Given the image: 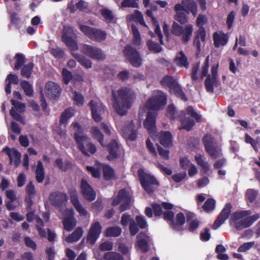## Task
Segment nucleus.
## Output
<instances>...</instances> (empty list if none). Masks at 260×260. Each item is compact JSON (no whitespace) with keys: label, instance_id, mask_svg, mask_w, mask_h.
<instances>
[{"label":"nucleus","instance_id":"69168bd1","mask_svg":"<svg viewBox=\"0 0 260 260\" xmlns=\"http://www.w3.org/2000/svg\"><path fill=\"white\" fill-rule=\"evenodd\" d=\"M136 221L138 226L140 229H145L147 226V222L142 216H137L136 217Z\"/></svg>","mask_w":260,"mask_h":260},{"label":"nucleus","instance_id":"3c124183","mask_svg":"<svg viewBox=\"0 0 260 260\" xmlns=\"http://www.w3.org/2000/svg\"><path fill=\"white\" fill-rule=\"evenodd\" d=\"M197 164L200 166L204 170L205 172H208L210 170V166L208 162H205L201 155H197L195 156Z\"/></svg>","mask_w":260,"mask_h":260},{"label":"nucleus","instance_id":"f704fd0d","mask_svg":"<svg viewBox=\"0 0 260 260\" xmlns=\"http://www.w3.org/2000/svg\"><path fill=\"white\" fill-rule=\"evenodd\" d=\"M74 115V111L72 109H67L62 112L60 117L59 123L66 126L68 120Z\"/></svg>","mask_w":260,"mask_h":260},{"label":"nucleus","instance_id":"7c9ffc66","mask_svg":"<svg viewBox=\"0 0 260 260\" xmlns=\"http://www.w3.org/2000/svg\"><path fill=\"white\" fill-rule=\"evenodd\" d=\"M71 212L72 214L66 216L63 220L64 228L68 231H72L76 225V219L73 215V210L72 209Z\"/></svg>","mask_w":260,"mask_h":260},{"label":"nucleus","instance_id":"e2e57ef3","mask_svg":"<svg viewBox=\"0 0 260 260\" xmlns=\"http://www.w3.org/2000/svg\"><path fill=\"white\" fill-rule=\"evenodd\" d=\"M10 115L17 121L21 122L22 124H24V120L23 118L21 116V115L16 112L14 110V108L12 107L10 111Z\"/></svg>","mask_w":260,"mask_h":260},{"label":"nucleus","instance_id":"e433bc0d","mask_svg":"<svg viewBox=\"0 0 260 260\" xmlns=\"http://www.w3.org/2000/svg\"><path fill=\"white\" fill-rule=\"evenodd\" d=\"M83 235V230L81 228H77L76 230L66 238L69 243H72L78 241Z\"/></svg>","mask_w":260,"mask_h":260},{"label":"nucleus","instance_id":"bf43d9fd","mask_svg":"<svg viewBox=\"0 0 260 260\" xmlns=\"http://www.w3.org/2000/svg\"><path fill=\"white\" fill-rule=\"evenodd\" d=\"M129 230L130 234L133 236L136 235L139 231L138 225L134 219H132L131 220V223L129 225Z\"/></svg>","mask_w":260,"mask_h":260},{"label":"nucleus","instance_id":"39448f33","mask_svg":"<svg viewBox=\"0 0 260 260\" xmlns=\"http://www.w3.org/2000/svg\"><path fill=\"white\" fill-rule=\"evenodd\" d=\"M192 31L193 26L191 24L186 25L183 27L174 22L172 26V34L180 37L181 41L185 44H187L190 40Z\"/></svg>","mask_w":260,"mask_h":260},{"label":"nucleus","instance_id":"49530a36","mask_svg":"<svg viewBox=\"0 0 260 260\" xmlns=\"http://www.w3.org/2000/svg\"><path fill=\"white\" fill-rule=\"evenodd\" d=\"M20 86L26 95L28 96H32L34 90L32 86L29 82L25 80L22 81L20 83Z\"/></svg>","mask_w":260,"mask_h":260},{"label":"nucleus","instance_id":"4be33fe9","mask_svg":"<svg viewBox=\"0 0 260 260\" xmlns=\"http://www.w3.org/2000/svg\"><path fill=\"white\" fill-rule=\"evenodd\" d=\"M70 194L71 202L76 210L79 212L80 215H86L87 211L80 203L77 191L76 190H72L70 191Z\"/></svg>","mask_w":260,"mask_h":260},{"label":"nucleus","instance_id":"09e8293b","mask_svg":"<svg viewBox=\"0 0 260 260\" xmlns=\"http://www.w3.org/2000/svg\"><path fill=\"white\" fill-rule=\"evenodd\" d=\"M216 202L213 198H210L206 200L204 204L202 206L203 210L209 212L213 211L215 206Z\"/></svg>","mask_w":260,"mask_h":260},{"label":"nucleus","instance_id":"338daca9","mask_svg":"<svg viewBox=\"0 0 260 260\" xmlns=\"http://www.w3.org/2000/svg\"><path fill=\"white\" fill-rule=\"evenodd\" d=\"M86 169L87 171L91 174L93 177L96 178L100 177L101 173L98 168H96L93 167L87 166Z\"/></svg>","mask_w":260,"mask_h":260},{"label":"nucleus","instance_id":"37998d69","mask_svg":"<svg viewBox=\"0 0 260 260\" xmlns=\"http://www.w3.org/2000/svg\"><path fill=\"white\" fill-rule=\"evenodd\" d=\"M33 67L34 64L32 62H30L24 65L21 71V75L28 79L32 73Z\"/></svg>","mask_w":260,"mask_h":260},{"label":"nucleus","instance_id":"f8f14e48","mask_svg":"<svg viewBox=\"0 0 260 260\" xmlns=\"http://www.w3.org/2000/svg\"><path fill=\"white\" fill-rule=\"evenodd\" d=\"M90 107L92 116L96 122H100L102 120V114L105 112V107L103 103L99 101L91 100L88 104Z\"/></svg>","mask_w":260,"mask_h":260},{"label":"nucleus","instance_id":"6ab92c4d","mask_svg":"<svg viewBox=\"0 0 260 260\" xmlns=\"http://www.w3.org/2000/svg\"><path fill=\"white\" fill-rule=\"evenodd\" d=\"M49 199L51 205L60 206L68 201V198L65 193L56 191L50 194Z\"/></svg>","mask_w":260,"mask_h":260},{"label":"nucleus","instance_id":"4d7b16f0","mask_svg":"<svg viewBox=\"0 0 260 260\" xmlns=\"http://www.w3.org/2000/svg\"><path fill=\"white\" fill-rule=\"evenodd\" d=\"M186 113L187 115H190L197 122L201 121V116L199 115L191 106L187 107L186 108Z\"/></svg>","mask_w":260,"mask_h":260},{"label":"nucleus","instance_id":"680f3d73","mask_svg":"<svg viewBox=\"0 0 260 260\" xmlns=\"http://www.w3.org/2000/svg\"><path fill=\"white\" fill-rule=\"evenodd\" d=\"M25 191L27 193V197H34L36 191L35 186L32 182H29V183L26 186Z\"/></svg>","mask_w":260,"mask_h":260},{"label":"nucleus","instance_id":"de8ad7c7","mask_svg":"<svg viewBox=\"0 0 260 260\" xmlns=\"http://www.w3.org/2000/svg\"><path fill=\"white\" fill-rule=\"evenodd\" d=\"M171 90L175 94L176 96L180 98L182 100L186 101L187 99L185 96L184 93L183 92L181 86L177 83L174 87H173Z\"/></svg>","mask_w":260,"mask_h":260},{"label":"nucleus","instance_id":"79ce46f5","mask_svg":"<svg viewBox=\"0 0 260 260\" xmlns=\"http://www.w3.org/2000/svg\"><path fill=\"white\" fill-rule=\"evenodd\" d=\"M132 31L134 38L133 43L134 45L140 46L141 44V36L138 28L134 25H132Z\"/></svg>","mask_w":260,"mask_h":260},{"label":"nucleus","instance_id":"5701e85b","mask_svg":"<svg viewBox=\"0 0 260 260\" xmlns=\"http://www.w3.org/2000/svg\"><path fill=\"white\" fill-rule=\"evenodd\" d=\"M3 151L6 152L8 155L10 164H12L13 161L14 165L16 167H17L20 165L21 155L17 149L14 148L11 149L8 147H6Z\"/></svg>","mask_w":260,"mask_h":260},{"label":"nucleus","instance_id":"c85d7f7f","mask_svg":"<svg viewBox=\"0 0 260 260\" xmlns=\"http://www.w3.org/2000/svg\"><path fill=\"white\" fill-rule=\"evenodd\" d=\"M174 62L178 66L187 68L189 66L187 57L182 51L177 54L174 58Z\"/></svg>","mask_w":260,"mask_h":260},{"label":"nucleus","instance_id":"a878e982","mask_svg":"<svg viewBox=\"0 0 260 260\" xmlns=\"http://www.w3.org/2000/svg\"><path fill=\"white\" fill-rule=\"evenodd\" d=\"M46 93L48 96L52 98L57 97L60 92V88L56 83L49 81L45 85Z\"/></svg>","mask_w":260,"mask_h":260},{"label":"nucleus","instance_id":"6e6552de","mask_svg":"<svg viewBox=\"0 0 260 260\" xmlns=\"http://www.w3.org/2000/svg\"><path fill=\"white\" fill-rule=\"evenodd\" d=\"M80 28L86 36L93 41L101 42L106 39L107 33L105 31L84 25H81Z\"/></svg>","mask_w":260,"mask_h":260},{"label":"nucleus","instance_id":"1a4fd4ad","mask_svg":"<svg viewBox=\"0 0 260 260\" xmlns=\"http://www.w3.org/2000/svg\"><path fill=\"white\" fill-rule=\"evenodd\" d=\"M124 56L134 67H139L142 63V57L139 52L132 46L127 45L123 51Z\"/></svg>","mask_w":260,"mask_h":260},{"label":"nucleus","instance_id":"a18cd8bd","mask_svg":"<svg viewBox=\"0 0 260 260\" xmlns=\"http://www.w3.org/2000/svg\"><path fill=\"white\" fill-rule=\"evenodd\" d=\"M14 59L16 60L14 69L16 70L22 67L26 60L24 55L21 53H17L14 57Z\"/></svg>","mask_w":260,"mask_h":260},{"label":"nucleus","instance_id":"8fccbe9b","mask_svg":"<svg viewBox=\"0 0 260 260\" xmlns=\"http://www.w3.org/2000/svg\"><path fill=\"white\" fill-rule=\"evenodd\" d=\"M104 176L106 180L112 179L114 175V170L108 165H104L103 167Z\"/></svg>","mask_w":260,"mask_h":260},{"label":"nucleus","instance_id":"603ef678","mask_svg":"<svg viewBox=\"0 0 260 260\" xmlns=\"http://www.w3.org/2000/svg\"><path fill=\"white\" fill-rule=\"evenodd\" d=\"M101 14L105 20L109 22H112L114 18L112 11L107 8L101 10Z\"/></svg>","mask_w":260,"mask_h":260},{"label":"nucleus","instance_id":"f03ea898","mask_svg":"<svg viewBox=\"0 0 260 260\" xmlns=\"http://www.w3.org/2000/svg\"><path fill=\"white\" fill-rule=\"evenodd\" d=\"M167 103V95L161 91H156L145 104L149 110L158 111L162 109Z\"/></svg>","mask_w":260,"mask_h":260},{"label":"nucleus","instance_id":"412c9836","mask_svg":"<svg viewBox=\"0 0 260 260\" xmlns=\"http://www.w3.org/2000/svg\"><path fill=\"white\" fill-rule=\"evenodd\" d=\"M133 200L131 193L125 189L120 190L117 196L112 201L113 206L118 205L121 202H133Z\"/></svg>","mask_w":260,"mask_h":260},{"label":"nucleus","instance_id":"72a5a7b5","mask_svg":"<svg viewBox=\"0 0 260 260\" xmlns=\"http://www.w3.org/2000/svg\"><path fill=\"white\" fill-rule=\"evenodd\" d=\"M90 132L92 137L94 139H96L102 147H105V145L104 144V135L100 131L99 128L96 126L92 127Z\"/></svg>","mask_w":260,"mask_h":260},{"label":"nucleus","instance_id":"f3484780","mask_svg":"<svg viewBox=\"0 0 260 260\" xmlns=\"http://www.w3.org/2000/svg\"><path fill=\"white\" fill-rule=\"evenodd\" d=\"M162 208L166 210L163 212V217L165 220L170 222L171 227L174 229H176V224L174 220V213L171 210L173 209L174 205L171 203L163 202L162 203Z\"/></svg>","mask_w":260,"mask_h":260},{"label":"nucleus","instance_id":"2f4dec72","mask_svg":"<svg viewBox=\"0 0 260 260\" xmlns=\"http://www.w3.org/2000/svg\"><path fill=\"white\" fill-rule=\"evenodd\" d=\"M72 55L76 59V60L80 63V64L86 69L91 68L92 67L91 60L85 57L83 55L77 53L72 52Z\"/></svg>","mask_w":260,"mask_h":260},{"label":"nucleus","instance_id":"423d86ee","mask_svg":"<svg viewBox=\"0 0 260 260\" xmlns=\"http://www.w3.org/2000/svg\"><path fill=\"white\" fill-rule=\"evenodd\" d=\"M138 173L141 185L147 193H152L155 190L154 186L157 187L159 185V182L154 176L145 173L143 170L139 169Z\"/></svg>","mask_w":260,"mask_h":260},{"label":"nucleus","instance_id":"ddd939ff","mask_svg":"<svg viewBox=\"0 0 260 260\" xmlns=\"http://www.w3.org/2000/svg\"><path fill=\"white\" fill-rule=\"evenodd\" d=\"M218 65L213 66L212 67V77L208 75L205 81V86L208 92L213 93L214 86H217L218 80H217Z\"/></svg>","mask_w":260,"mask_h":260},{"label":"nucleus","instance_id":"20e7f679","mask_svg":"<svg viewBox=\"0 0 260 260\" xmlns=\"http://www.w3.org/2000/svg\"><path fill=\"white\" fill-rule=\"evenodd\" d=\"M202 141L206 151L212 159H215L222 155L221 149L219 146L215 145L216 141L211 135H205L203 137Z\"/></svg>","mask_w":260,"mask_h":260},{"label":"nucleus","instance_id":"9d476101","mask_svg":"<svg viewBox=\"0 0 260 260\" xmlns=\"http://www.w3.org/2000/svg\"><path fill=\"white\" fill-rule=\"evenodd\" d=\"M76 38V34L72 27L68 26L64 27L62 40L72 52L78 49V46L75 40Z\"/></svg>","mask_w":260,"mask_h":260},{"label":"nucleus","instance_id":"0eeeda50","mask_svg":"<svg viewBox=\"0 0 260 260\" xmlns=\"http://www.w3.org/2000/svg\"><path fill=\"white\" fill-rule=\"evenodd\" d=\"M167 115L171 119H179L181 121L182 128L186 129L188 131H190L195 124L194 120L193 119L185 118L184 119H182L181 116L184 115V112L181 111L180 113L178 114L176 110L175 107L173 105H171L168 107Z\"/></svg>","mask_w":260,"mask_h":260},{"label":"nucleus","instance_id":"f257e3e1","mask_svg":"<svg viewBox=\"0 0 260 260\" xmlns=\"http://www.w3.org/2000/svg\"><path fill=\"white\" fill-rule=\"evenodd\" d=\"M113 106L118 114H126L136 99L135 92L131 88L124 87L117 91L112 90Z\"/></svg>","mask_w":260,"mask_h":260},{"label":"nucleus","instance_id":"5fc2aeb1","mask_svg":"<svg viewBox=\"0 0 260 260\" xmlns=\"http://www.w3.org/2000/svg\"><path fill=\"white\" fill-rule=\"evenodd\" d=\"M250 226V223L249 222L247 218L245 217L244 219L239 220L235 223V226L237 230H241L243 229L248 228Z\"/></svg>","mask_w":260,"mask_h":260},{"label":"nucleus","instance_id":"bb28decb","mask_svg":"<svg viewBox=\"0 0 260 260\" xmlns=\"http://www.w3.org/2000/svg\"><path fill=\"white\" fill-rule=\"evenodd\" d=\"M206 38V31L204 27H201L196 32V37L193 40V46L197 48V53L201 51V42H204Z\"/></svg>","mask_w":260,"mask_h":260},{"label":"nucleus","instance_id":"c9c22d12","mask_svg":"<svg viewBox=\"0 0 260 260\" xmlns=\"http://www.w3.org/2000/svg\"><path fill=\"white\" fill-rule=\"evenodd\" d=\"M45 178V170L42 162L38 161V165L36 170V178L39 183L43 182Z\"/></svg>","mask_w":260,"mask_h":260},{"label":"nucleus","instance_id":"ea45409f","mask_svg":"<svg viewBox=\"0 0 260 260\" xmlns=\"http://www.w3.org/2000/svg\"><path fill=\"white\" fill-rule=\"evenodd\" d=\"M121 233V229L119 226L110 227L107 229L105 236L106 237H118Z\"/></svg>","mask_w":260,"mask_h":260},{"label":"nucleus","instance_id":"58836bf2","mask_svg":"<svg viewBox=\"0 0 260 260\" xmlns=\"http://www.w3.org/2000/svg\"><path fill=\"white\" fill-rule=\"evenodd\" d=\"M160 83L164 87H169L171 90L177 84V82L173 77L167 76L162 79Z\"/></svg>","mask_w":260,"mask_h":260},{"label":"nucleus","instance_id":"473e14b6","mask_svg":"<svg viewBox=\"0 0 260 260\" xmlns=\"http://www.w3.org/2000/svg\"><path fill=\"white\" fill-rule=\"evenodd\" d=\"M182 6L183 8L187 10V12H191L193 16L197 15V6L192 0H182Z\"/></svg>","mask_w":260,"mask_h":260},{"label":"nucleus","instance_id":"cd10ccee","mask_svg":"<svg viewBox=\"0 0 260 260\" xmlns=\"http://www.w3.org/2000/svg\"><path fill=\"white\" fill-rule=\"evenodd\" d=\"M137 245L138 247L144 252L148 250V244L147 236L144 233H139L137 236Z\"/></svg>","mask_w":260,"mask_h":260},{"label":"nucleus","instance_id":"aec40b11","mask_svg":"<svg viewBox=\"0 0 260 260\" xmlns=\"http://www.w3.org/2000/svg\"><path fill=\"white\" fill-rule=\"evenodd\" d=\"M174 8L176 12L174 17L175 20L181 24L186 23L188 22L187 14H189V12H187L182 5L179 4H176Z\"/></svg>","mask_w":260,"mask_h":260},{"label":"nucleus","instance_id":"9b49d317","mask_svg":"<svg viewBox=\"0 0 260 260\" xmlns=\"http://www.w3.org/2000/svg\"><path fill=\"white\" fill-rule=\"evenodd\" d=\"M81 52L91 58L98 60H104L106 57L101 48L87 44H84L81 47Z\"/></svg>","mask_w":260,"mask_h":260},{"label":"nucleus","instance_id":"393cba45","mask_svg":"<svg viewBox=\"0 0 260 260\" xmlns=\"http://www.w3.org/2000/svg\"><path fill=\"white\" fill-rule=\"evenodd\" d=\"M214 45L215 47L219 48L226 45L228 41V36L222 31L215 32L213 35Z\"/></svg>","mask_w":260,"mask_h":260},{"label":"nucleus","instance_id":"7ed1b4c3","mask_svg":"<svg viewBox=\"0 0 260 260\" xmlns=\"http://www.w3.org/2000/svg\"><path fill=\"white\" fill-rule=\"evenodd\" d=\"M75 132L74 133V139L78 145L79 149L85 155L89 156L86 151L84 144H86L90 141L89 137L84 133L82 126L78 122H73L72 124Z\"/></svg>","mask_w":260,"mask_h":260},{"label":"nucleus","instance_id":"6e6d98bb","mask_svg":"<svg viewBox=\"0 0 260 260\" xmlns=\"http://www.w3.org/2000/svg\"><path fill=\"white\" fill-rule=\"evenodd\" d=\"M257 194V191L253 189H248L246 192V199L250 203H253L255 200Z\"/></svg>","mask_w":260,"mask_h":260},{"label":"nucleus","instance_id":"a19ab883","mask_svg":"<svg viewBox=\"0 0 260 260\" xmlns=\"http://www.w3.org/2000/svg\"><path fill=\"white\" fill-rule=\"evenodd\" d=\"M146 45L149 50L153 53H157L162 50V47L158 43L152 40L147 41Z\"/></svg>","mask_w":260,"mask_h":260},{"label":"nucleus","instance_id":"052dcab7","mask_svg":"<svg viewBox=\"0 0 260 260\" xmlns=\"http://www.w3.org/2000/svg\"><path fill=\"white\" fill-rule=\"evenodd\" d=\"M63 80L66 84H68L72 78V74L71 72L66 69H63L62 72Z\"/></svg>","mask_w":260,"mask_h":260},{"label":"nucleus","instance_id":"4468645a","mask_svg":"<svg viewBox=\"0 0 260 260\" xmlns=\"http://www.w3.org/2000/svg\"><path fill=\"white\" fill-rule=\"evenodd\" d=\"M232 206L230 203L225 204L224 207L218 215L217 219L212 225V229L216 230L218 229L224 221L229 218L231 212Z\"/></svg>","mask_w":260,"mask_h":260},{"label":"nucleus","instance_id":"b1692460","mask_svg":"<svg viewBox=\"0 0 260 260\" xmlns=\"http://www.w3.org/2000/svg\"><path fill=\"white\" fill-rule=\"evenodd\" d=\"M107 147L109 152V155H107V158L109 160H113L118 158L119 145L115 140H112Z\"/></svg>","mask_w":260,"mask_h":260},{"label":"nucleus","instance_id":"864d4df0","mask_svg":"<svg viewBox=\"0 0 260 260\" xmlns=\"http://www.w3.org/2000/svg\"><path fill=\"white\" fill-rule=\"evenodd\" d=\"M139 0H123L121 3V8H138Z\"/></svg>","mask_w":260,"mask_h":260},{"label":"nucleus","instance_id":"0e129e2a","mask_svg":"<svg viewBox=\"0 0 260 260\" xmlns=\"http://www.w3.org/2000/svg\"><path fill=\"white\" fill-rule=\"evenodd\" d=\"M12 105L17 110L20 112H22L24 111L25 108V104L18 102V101L11 100Z\"/></svg>","mask_w":260,"mask_h":260},{"label":"nucleus","instance_id":"dca6fc26","mask_svg":"<svg viewBox=\"0 0 260 260\" xmlns=\"http://www.w3.org/2000/svg\"><path fill=\"white\" fill-rule=\"evenodd\" d=\"M156 112L149 111L144 122V126L150 134L154 135L156 132Z\"/></svg>","mask_w":260,"mask_h":260},{"label":"nucleus","instance_id":"c03bdc74","mask_svg":"<svg viewBox=\"0 0 260 260\" xmlns=\"http://www.w3.org/2000/svg\"><path fill=\"white\" fill-rule=\"evenodd\" d=\"M103 260H124V258L120 253L112 251L106 253Z\"/></svg>","mask_w":260,"mask_h":260},{"label":"nucleus","instance_id":"13d9d810","mask_svg":"<svg viewBox=\"0 0 260 260\" xmlns=\"http://www.w3.org/2000/svg\"><path fill=\"white\" fill-rule=\"evenodd\" d=\"M175 224H176V229L175 230H178V225H183L185 222V218L184 214L181 212L178 213L176 215V220H175Z\"/></svg>","mask_w":260,"mask_h":260},{"label":"nucleus","instance_id":"2eb2a0df","mask_svg":"<svg viewBox=\"0 0 260 260\" xmlns=\"http://www.w3.org/2000/svg\"><path fill=\"white\" fill-rule=\"evenodd\" d=\"M102 227L99 221L93 223L89 230L87 241L91 245H94L99 238L102 232Z\"/></svg>","mask_w":260,"mask_h":260},{"label":"nucleus","instance_id":"774afa93","mask_svg":"<svg viewBox=\"0 0 260 260\" xmlns=\"http://www.w3.org/2000/svg\"><path fill=\"white\" fill-rule=\"evenodd\" d=\"M254 244V242L244 243L238 248V251L239 252L246 251L250 249Z\"/></svg>","mask_w":260,"mask_h":260},{"label":"nucleus","instance_id":"a211bd4d","mask_svg":"<svg viewBox=\"0 0 260 260\" xmlns=\"http://www.w3.org/2000/svg\"><path fill=\"white\" fill-rule=\"evenodd\" d=\"M81 193L84 199L89 201H93L96 197V193L91 186L84 179L81 181Z\"/></svg>","mask_w":260,"mask_h":260},{"label":"nucleus","instance_id":"c756f323","mask_svg":"<svg viewBox=\"0 0 260 260\" xmlns=\"http://www.w3.org/2000/svg\"><path fill=\"white\" fill-rule=\"evenodd\" d=\"M159 142L165 147L169 148L172 146V136L169 132H162L159 137Z\"/></svg>","mask_w":260,"mask_h":260},{"label":"nucleus","instance_id":"4c0bfd02","mask_svg":"<svg viewBox=\"0 0 260 260\" xmlns=\"http://www.w3.org/2000/svg\"><path fill=\"white\" fill-rule=\"evenodd\" d=\"M251 212L250 210L241 211L234 213L231 216L232 220L235 223L243 219V218L250 215Z\"/></svg>","mask_w":260,"mask_h":260}]
</instances>
